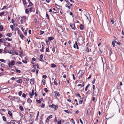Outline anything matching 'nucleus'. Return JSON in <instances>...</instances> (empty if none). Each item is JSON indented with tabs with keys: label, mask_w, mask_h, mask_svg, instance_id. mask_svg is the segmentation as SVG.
<instances>
[{
	"label": "nucleus",
	"mask_w": 124,
	"mask_h": 124,
	"mask_svg": "<svg viewBox=\"0 0 124 124\" xmlns=\"http://www.w3.org/2000/svg\"><path fill=\"white\" fill-rule=\"evenodd\" d=\"M78 43L80 44H83L84 43V39L82 36L78 37Z\"/></svg>",
	"instance_id": "1"
},
{
	"label": "nucleus",
	"mask_w": 124,
	"mask_h": 124,
	"mask_svg": "<svg viewBox=\"0 0 124 124\" xmlns=\"http://www.w3.org/2000/svg\"><path fill=\"white\" fill-rule=\"evenodd\" d=\"M15 63V61L13 60L11 61V62L8 64L10 68H11L12 67L11 66L14 65Z\"/></svg>",
	"instance_id": "2"
},
{
	"label": "nucleus",
	"mask_w": 124,
	"mask_h": 124,
	"mask_svg": "<svg viewBox=\"0 0 124 124\" xmlns=\"http://www.w3.org/2000/svg\"><path fill=\"white\" fill-rule=\"evenodd\" d=\"M98 93V89L97 88H95V89L94 90L93 93L94 94H97Z\"/></svg>",
	"instance_id": "3"
},
{
	"label": "nucleus",
	"mask_w": 124,
	"mask_h": 124,
	"mask_svg": "<svg viewBox=\"0 0 124 124\" xmlns=\"http://www.w3.org/2000/svg\"><path fill=\"white\" fill-rule=\"evenodd\" d=\"M96 13L98 15L101 14V8L97 9L96 10Z\"/></svg>",
	"instance_id": "4"
},
{
	"label": "nucleus",
	"mask_w": 124,
	"mask_h": 124,
	"mask_svg": "<svg viewBox=\"0 0 124 124\" xmlns=\"http://www.w3.org/2000/svg\"><path fill=\"white\" fill-rule=\"evenodd\" d=\"M11 99L14 100V101L16 100V99H18L19 100V101L20 100V98H19L18 97H16L15 96L11 97Z\"/></svg>",
	"instance_id": "5"
},
{
	"label": "nucleus",
	"mask_w": 124,
	"mask_h": 124,
	"mask_svg": "<svg viewBox=\"0 0 124 124\" xmlns=\"http://www.w3.org/2000/svg\"><path fill=\"white\" fill-rule=\"evenodd\" d=\"M81 71H80L78 73V75H79L78 77L79 78H81L82 75V71H81V72H80Z\"/></svg>",
	"instance_id": "6"
},
{
	"label": "nucleus",
	"mask_w": 124,
	"mask_h": 124,
	"mask_svg": "<svg viewBox=\"0 0 124 124\" xmlns=\"http://www.w3.org/2000/svg\"><path fill=\"white\" fill-rule=\"evenodd\" d=\"M34 93V90H32V91L31 92V94L30 93H29V94L30 95V97L31 98H32V96L33 95Z\"/></svg>",
	"instance_id": "7"
},
{
	"label": "nucleus",
	"mask_w": 124,
	"mask_h": 124,
	"mask_svg": "<svg viewBox=\"0 0 124 124\" xmlns=\"http://www.w3.org/2000/svg\"><path fill=\"white\" fill-rule=\"evenodd\" d=\"M52 116L51 115H50L46 119V122H48L49 120L52 117Z\"/></svg>",
	"instance_id": "8"
},
{
	"label": "nucleus",
	"mask_w": 124,
	"mask_h": 124,
	"mask_svg": "<svg viewBox=\"0 0 124 124\" xmlns=\"http://www.w3.org/2000/svg\"><path fill=\"white\" fill-rule=\"evenodd\" d=\"M43 57V55L42 54H41L39 57L40 61H41L43 62V60H42V58Z\"/></svg>",
	"instance_id": "9"
},
{
	"label": "nucleus",
	"mask_w": 124,
	"mask_h": 124,
	"mask_svg": "<svg viewBox=\"0 0 124 124\" xmlns=\"http://www.w3.org/2000/svg\"><path fill=\"white\" fill-rule=\"evenodd\" d=\"M34 79H31L30 80V82L31 84H34Z\"/></svg>",
	"instance_id": "10"
},
{
	"label": "nucleus",
	"mask_w": 124,
	"mask_h": 124,
	"mask_svg": "<svg viewBox=\"0 0 124 124\" xmlns=\"http://www.w3.org/2000/svg\"><path fill=\"white\" fill-rule=\"evenodd\" d=\"M89 35L90 37H93V33L92 31H90L89 32Z\"/></svg>",
	"instance_id": "11"
},
{
	"label": "nucleus",
	"mask_w": 124,
	"mask_h": 124,
	"mask_svg": "<svg viewBox=\"0 0 124 124\" xmlns=\"http://www.w3.org/2000/svg\"><path fill=\"white\" fill-rule=\"evenodd\" d=\"M53 39L54 38L53 37H49L48 38V41L50 42L51 41L53 40Z\"/></svg>",
	"instance_id": "12"
},
{
	"label": "nucleus",
	"mask_w": 124,
	"mask_h": 124,
	"mask_svg": "<svg viewBox=\"0 0 124 124\" xmlns=\"http://www.w3.org/2000/svg\"><path fill=\"white\" fill-rule=\"evenodd\" d=\"M42 48L41 49H40V51L42 52H44L43 50L44 48V46L42 44Z\"/></svg>",
	"instance_id": "13"
},
{
	"label": "nucleus",
	"mask_w": 124,
	"mask_h": 124,
	"mask_svg": "<svg viewBox=\"0 0 124 124\" xmlns=\"http://www.w3.org/2000/svg\"><path fill=\"white\" fill-rule=\"evenodd\" d=\"M5 39L6 40H8V41H11L12 40V39H10L8 37L5 38Z\"/></svg>",
	"instance_id": "14"
},
{
	"label": "nucleus",
	"mask_w": 124,
	"mask_h": 124,
	"mask_svg": "<svg viewBox=\"0 0 124 124\" xmlns=\"http://www.w3.org/2000/svg\"><path fill=\"white\" fill-rule=\"evenodd\" d=\"M56 105H54L53 104H52L51 105H49V107H51L52 108H54Z\"/></svg>",
	"instance_id": "15"
},
{
	"label": "nucleus",
	"mask_w": 124,
	"mask_h": 124,
	"mask_svg": "<svg viewBox=\"0 0 124 124\" xmlns=\"http://www.w3.org/2000/svg\"><path fill=\"white\" fill-rule=\"evenodd\" d=\"M27 102L29 103H30L32 102V100L31 99L29 98H28L27 100Z\"/></svg>",
	"instance_id": "16"
},
{
	"label": "nucleus",
	"mask_w": 124,
	"mask_h": 124,
	"mask_svg": "<svg viewBox=\"0 0 124 124\" xmlns=\"http://www.w3.org/2000/svg\"><path fill=\"white\" fill-rule=\"evenodd\" d=\"M10 124H14L15 123V120H12L10 122Z\"/></svg>",
	"instance_id": "17"
},
{
	"label": "nucleus",
	"mask_w": 124,
	"mask_h": 124,
	"mask_svg": "<svg viewBox=\"0 0 124 124\" xmlns=\"http://www.w3.org/2000/svg\"><path fill=\"white\" fill-rule=\"evenodd\" d=\"M58 108V106L57 105H56L54 108V110L55 111H56Z\"/></svg>",
	"instance_id": "18"
},
{
	"label": "nucleus",
	"mask_w": 124,
	"mask_h": 124,
	"mask_svg": "<svg viewBox=\"0 0 124 124\" xmlns=\"http://www.w3.org/2000/svg\"><path fill=\"white\" fill-rule=\"evenodd\" d=\"M51 67L52 68L55 67H56V65L53 63L51 65Z\"/></svg>",
	"instance_id": "19"
},
{
	"label": "nucleus",
	"mask_w": 124,
	"mask_h": 124,
	"mask_svg": "<svg viewBox=\"0 0 124 124\" xmlns=\"http://www.w3.org/2000/svg\"><path fill=\"white\" fill-rule=\"evenodd\" d=\"M4 43H6L8 44L7 45H6L8 47H10V44L9 43L7 42H4Z\"/></svg>",
	"instance_id": "20"
},
{
	"label": "nucleus",
	"mask_w": 124,
	"mask_h": 124,
	"mask_svg": "<svg viewBox=\"0 0 124 124\" xmlns=\"http://www.w3.org/2000/svg\"><path fill=\"white\" fill-rule=\"evenodd\" d=\"M55 95L56 96H60L59 94L57 92V91L55 92Z\"/></svg>",
	"instance_id": "21"
},
{
	"label": "nucleus",
	"mask_w": 124,
	"mask_h": 124,
	"mask_svg": "<svg viewBox=\"0 0 124 124\" xmlns=\"http://www.w3.org/2000/svg\"><path fill=\"white\" fill-rule=\"evenodd\" d=\"M8 52L13 55H14V53L12 51H8Z\"/></svg>",
	"instance_id": "22"
},
{
	"label": "nucleus",
	"mask_w": 124,
	"mask_h": 124,
	"mask_svg": "<svg viewBox=\"0 0 124 124\" xmlns=\"http://www.w3.org/2000/svg\"><path fill=\"white\" fill-rule=\"evenodd\" d=\"M6 36L8 37H10L11 36L12 34L10 33H8L6 34Z\"/></svg>",
	"instance_id": "23"
},
{
	"label": "nucleus",
	"mask_w": 124,
	"mask_h": 124,
	"mask_svg": "<svg viewBox=\"0 0 124 124\" xmlns=\"http://www.w3.org/2000/svg\"><path fill=\"white\" fill-rule=\"evenodd\" d=\"M34 8V7H31L29 9V11L30 12H31L33 11V10Z\"/></svg>",
	"instance_id": "24"
},
{
	"label": "nucleus",
	"mask_w": 124,
	"mask_h": 124,
	"mask_svg": "<svg viewBox=\"0 0 124 124\" xmlns=\"http://www.w3.org/2000/svg\"><path fill=\"white\" fill-rule=\"evenodd\" d=\"M17 82L18 83H21L22 81L21 79H18L17 81Z\"/></svg>",
	"instance_id": "25"
},
{
	"label": "nucleus",
	"mask_w": 124,
	"mask_h": 124,
	"mask_svg": "<svg viewBox=\"0 0 124 124\" xmlns=\"http://www.w3.org/2000/svg\"><path fill=\"white\" fill-rule=\"evenodd\" d=\"M0 60L1 62L4 63H5L6 62V61L3 59H0Z\"/></svg>",
	"instance_id": "26"
},
{
	"label": "nucleus",
	"mask_w": 124,
	"mask_h": 124,
	"mask_svg": "<svg viewBox=\"0 0 124 124\" xmlns=\"http://www.w3.org/2000/svg\"><path fill=\"white\" fill-rule=\"evenodd\" d=\"M87 114L88 115H90V109H88L87 110Z\"/></svg>",
	"instance_id": "27"
},
{
	"label": "nucleus",
	"mask_w": 124,
	"mask_h": 124,
	"mask_svg": "<svg viewBox=\"0 0 124 124\" xmlns=\"http://www.w3.org/2000/svg\"><path fill=\"white\" fill-rule=\"evenodd\" d=\"M84 28V26L82 24H81L80 25V29L82 30Z\"/></svg>",
	"instance_id": "28"
},
{
	"label": "nucleus",
	"mask_w": 124,
	"mask_h": 124,
	"mask_svg": "<svg viewBox=\"0 0 124 124\" xmlns=\"http://www.w3.org/2000/svg\"><path fill=\"white\" fill-rule=\"evenodd\" d=\"M76 95L77 96H78L79 98H81V96L78 93H77L76 94Z\"/></svg>",
	"instance_id": "29"
},
{
	"label": "nucleus",
	"mask_w": 124,
	"mask_h": 124,
	"mask_svg": "<svg viewBox=\"0 0 124 124\" xmlns=\"http://www.w3.org/2000/svg\"><path fill=\"white\" fill-rule=\"evenodd\" d=\"M22 18H24V21L25 22L26 20V16H23V17H21Z\"/></svg>",
	"instance_id": "30"
},
{
	"label": "nucleus",
	"mask_w": 124,
	"mask_h": 124,
	"mask_svg": "<svg viewBox=\"0 0 124 124\" xmlns=\"http://www.w3.org/2000/svg\"><path fill=\"white\" fill-rule=\"evenodd\" d=\"M23 3L24 5H25L26 4V1L25 0H22Z\"/></svg>",
	"instance_id": "31"
},
{
	"label": "nucleus",
	"mask_w": 124,
	"mask_h": 124,
	"mask_svg": "<svg viewBox=\"0 0 124 124\" xmlns=\"http://www.w3.org/2000/svg\"><path fill=\"white\" fill-rule=\"evenodd\" d=\"M8 113L9 116H12V114L11 112L10 111H8Z\"/></svg>",
	"instance_id": "32"
},
{
	"label": "nucleus",
	"mask_w": 124,
	"mask_h": 124,
	"mask_svg": "<svg viewBox=\"0 0 124 124\" xmlns=\"http://www.w3.org/2000/svg\"><path fill=\"white\" fill-rule=\"evenodd\" d=\"M3 26L2 25H1L0 26V31H2L3 30Z\"/></svg>",
	"instance_id": "33"
},
{
	"label": "nucleus",
	"mask_w": 124,
	"mask_h": 124,
	"mask_svg": "<svg viewBox=\"0 0 124 124\" xmlns=\"http://www.w3.org/2000/svg\"><path fill=\"white\" fill-rule=\"evenodd\" d=\"M75 46L76 45V46L77 49H79V48H78V43L76 41L75 42Z\"/></svg>",
	"instance_id": "34"
},
{
	"label": "nucleus",
	"mask_w": 124,
	"mask_h": 124,
	"mask_svg": "<svg viewBox=\"0 0 124 124\" xmlns=\"http://www.w3.org/2000/svg\"><path fill=\"white\" fill-rule=\"evenodd\" d=\"M90 85L89 84H88L87 86L85 88V91H86L87 90L88 88V87Z\"/></svg>",
	"instance_id": "35"
},
{
	"label": "nucleus",
	"mask_w": 124,
	"mask_h": 124,
	"mask_svg": "<svg viewBox=\"0 0 124 124\" xmlns=\"http://www.w3.org/2000/svg\"><path fill=\"white\" fill-rule=\"evenodd\" d=\"M19 109L21 111H23V109L22 106H19Z\"/></svg>",
	"instance_id": "36"
},
{
	"label": "nucleus",
	"mask_w": 124,
	"mask_h": 124,
	"mask_svg": "<svg viewBox=\"0 0 124 124\" xmlns=\"http://www.w3.org/2000/svg\"><path fill=\"white\" fill-rule=\"evenodd\" d=\"M54 84L55 85H58L56 81H55V80H54Z\"/></svg>",
	"instance_id": "37"
},
{
	"label": "nucleus",
	"mask_w": 124,
	"mask_h": 124,
	"mask_svg": "<svg viewBox=\"0 0 124 124\" xmlns=\"http://www.w3.org/2000/svg\"><path fill=\"white\" fill-rule=\"evenodd\" d=\"M12 23L13 24L14 26H15V23H14V20L13 19H12L11 20Z\"/></svg>",
	"instance_id": "38"
},
{
	"label": "nucleus",
	"mask_w": 124,
	"mask_h": 124,
	"mask_svg": "<svg viewBox=\"0 0 124 124\" xmlns=\"http://www.w3.org/2000/svg\"><path fill=\"white\" fill-rule=\"evenodd\" d=\"M20 37L22 39H23L24 37V36H23V34L20 35Z\"/></svg>",
	"instance_id": "39"
},
{
	"label": "nucleus",
	"mask_w": 124,
	"mask_h": 124,
	"mask_svg": "<svg viewBox=\"0 0 124 124\" xmlns=\"http://www.w3.org/2000/svg\"><path fill=\"white\" fill-rule=\"evenodd\" d=\"M4 52L5 53H7V52H8V51L7 50V49H6V48L5 47L4 49Z\"/></svg>",
	"instance_id": "40"
},
{
	"label": "nucleus",
	"mask_w": 124,
	"mask_h": 124,
	"mask_svg": "<svg viewBox=\"0 0 124 124\" xmlns=\"http://www.w3.org/2000/svg\"><path fill=\"white\" fill-rule=\"evenodd\" d=\"M22 93V91H20L18 93V95L19 96H21Z\"/></svg>",
	"instance_id": "41"
},
{
	"label": "nucleus",
	"mask_w": 124,
	"mask_h": 124,
	"mask_svg": "<svg viewBox=\"0 0 124 124\" xmlns=\"http://www.w3.org/2000/svg\"><path fill=\"white\" fill-rule=\"evenodd\" d=\"M22 61L24 63H27V60L25 61L24 60H22Z\"/></svg>",
	"instance_id": "42"
},
{
	"label": "nucleus",
	"mask_w": 124,
	"mask_h": 124,
	"mask_svg": "<svg viewBox=\"0 0 124 124\" xmlns=\"http://www.w3.org/2000/svg\"><path fill=\"white\" fill-rule=\"evenodd\" d=\"M25 13L26 14H28L29 13V11L28 9H26L25 10Z\"/></svg>",
	"instance_id": "43"
},
{
	"label": "nucleus",
	"mask_w": 124,
	"mask_h": 124,
	"mask_svg": "<svg viewBox=\"0 0 124 124\" xmlns=\"http://www.w3.org/2000/svg\"><path fill=\"white\" fill-rule=\"evenodd\" d=\"M28 2L29 3V5H30L31 6H32L33 4L30 1H28Z\"/></svg>",
	"instance_id": "44"
},
{
	"label": "nucleus",
	"mask_w": 124,
	"mask_h": 124,
	"mask_svg": "<svg viewBox=\"0 0 124 124\" xmlns=\"http://www.w3.org/2000/svg\"><path fill=\"white\" fill-rule=\"evenodd\" d=\"M2 118H3V121H6V118L4 116H3L2 117Z\"/></svg>",
	"instance_id": "45"
},
{
	"label": "nucleus",
	"mask_w": 124,
	"mask_h": 124,
	"mask_svg": "<svg viewBox=\"0 0 124 124\" xmlns=\"http://www.w3.org/2000/svg\"><path fill=\"white\" fill-rule=\"evenodd\" d=\"M83 102V100H81L79 101V103L80 104H82V102Z\"/></svg>",
	"instance_id": "46"
},
{
	"label": "nucleus",
	"mask_w": 124,
	"mask_h": 124,
	"mask_svg": "<svg viewBox=\"0 0 124 124\" xmlns=\"http://www.w3.org/2000/svg\"><path fill=\"white\" fill-rule=\"evenodd\" d=\"M64 111L66 113H69L70 112V111H69L67 110H64Z\"/></svg>",
	"instance_id": "47"
},
{
	"label": "nucleus",
	"mask_w": 124,
	"mask_h": 124,
	"mask_svg": "<svg viewBox=\"0 0 124 124\" xmlns=\"http://www.w3.org/2000/svg\"><path fill=\"white\" fill-rule=\"evenodd\" d=\"M46 17L48 19H49V16L48 14L47 13H46Z\"/></svg>",
	"instance_id": "48"
},
{
	"label": "nucleus",
	"mask_w": 124,
	"mask_h": 124,
	"mask_svg": "<svg viewBox=\"0 0 124 124\" xmlns=\"http://www.w3.org/2000/svg\"><path fill=\"white\" fill-rule=\"evenodd\" d=\"M16 72L17 73H20L21 72V71L18 70V69H16Z\"/></svg>",
	"instance_id": "49"
},
{
	"label": "nucleus",
	"mask_w": 124,
	"mask_h": 124,
	"mask_svg": "<svg viewBox=\"0 0 124 124\" xmlns=\"http://www.w3.org/2000/svg\"><path fill=\"white\" fill-rule=\"evenodd\" d=\"M91 92L90 91H88L86 92V94H91Z\"/></svg>",
	"instance_id": "50"
},
{
	"label": "nucleus",
	"mask_w": 124,
	"mask_h": 124,
	"mask_svg": "<svg viewBox=\"0 0 124 124\" xmlns=\"http://www.w3.org/2000/svg\"><path fill=\"white\" fill-rule=\"evenodd\" d=\"M41 101H40L39 100H36V101L38 103H41Z\"/></svg>",
	"instance_id": "51"
},
{
	"label": "nucleus",
	"mask_w": 124,
	"mask_h": 124,
	"mask_svg": "<svg viewBox=\"0 0 124 124\" xmlns=\"http://www.w3.org/2000/svg\"><path fill=\"white\" fill-rule=\"evenodd\" d=\"M45 80L44 79H43L42 80V82L43 83V85H44L45 84Z\"/></svg>",
	"instance_id": "52"
},
{
	"label": "nucleus",
	"mask_w": 124,
	"mask_h": 124,
	"mask_svg": "<svg viewBox=\"0 0 124 124\" xmlns=\"http://www.w3.org/2000/svg\"><path fill=\"white\" fill-rule=\"evenodd\" d=\"M5 13L4 12H3L1 13H0V16H1L2 15H3Z\"/></svg>",
	"instance_id": "53"
},
{
	"label": "nucleus",
	"mask_w": 124,
	"mask_h": 124,
	"mask_svg": "<svg viewBox=\"0 0 124 124\" xmlns=\"http://www.w3.org/2000/svg\"><path fill=\"white\" fill-rule=\"evenodd\" d=\"M95 79L94 78L93 79V81L92 82V83L93 84H94L95 83Z\"/></svg>",
	"instance_id": "54"
},
{
	"label": "nucleus",
	"mask_w": 124,
	"mask_h": 124,
	"mask_svg": "<svg viewBox=\"0 0 124 124\" xmlns=\"http://www.w3.org/2000/svg\"><path fill=\"white\" fill-rule=\"evenodd\" d=\"M65 6L66 7H67L69 9H70V6H69L67 4H66L65 5Z\"/></svg>",
	"instance_id": "55"
},
{
	"label": "nucleus",
	"mask_w": 124,
	"mask_h": 124,
	"mask_svg": "<svg viewBox=\"0 0 124 124\" xmlns=\"http://www.w3.org/2000/svg\"><path fill=\"white\" fill-rule=\"evenodd\" d=\"M46 51L47 52H49V48H47L46 49Z\"/></svg>",
	"instance_id": "56"
},
{
	"label": "nucleus",
	"mask_w": 124,
	"mask_h": 124,
	"mask_svg": "<svg viewBox=\"0 0 124 124\" xmlns=\"http://www.w3.org/2000/svg\"><path fill=\"white\" fill-rule=\"evenodd\" d=\"M22 96L24 98H25L26 96V95L24 93H23L22 94Z\"/></svg>",
	"instance_id": "57"
},
{
	"label": "nucleus",
	"mask_w": 124,
	"mask_h": 124,
	"mask_svg": "<svg viewBox=\"0 0 124 124\" xmlns=\"http://www.w3.org/2000/svg\"><path fill=\"white\" fill-rule=\"evenodd\" d=\"M44 32L43 31H42L41 30L40 31V35H41L42 34H43L44 33Z\"/></svg>",
	"instance_id": "58"
},
{
	"label": "nucleus",
	"mask_w": 124,
	"mask_h": 124,
	"mask_svg": "<svg viewBox=\"0 0 124 124\" xmlns=\"http://www.w3.org/2000/svg\"><path fill=\"white\" fill-rule=\"evenodd\" d=\"M112 44L113 46V47H114L115 46V43H114V42L112 41Z\"/></svg>",
	"instance_id": "59"
},
{
	"label": "nucleus",
	"mask_w": 124,
	"mask_h": 124,
	"mask_svg": "<svg viewBox=\"0 0 124 124\" xmlns=\"http://www.w3.org/2000/svg\"><path fill=\"white\" fill-rule=\"evenodd\" d=\"M43 77L44 78L46 79L47 78V76L46 75H43Z\"/></svg>",
	"instance_id": "60"
},
{
	"label": "nucleus",
	"mask_w": 124,
	"mask_h": 124,
	"mask_svg": "<svg viewBox=\"0 0 124 124\" xmlns=\"http://www.w3.org/2000/svg\"><path fill=\"white\" fill-rule=\"evenodd\" d=\"M41 107L42 108H44V107H45V104H43V103H42V105H41Z\"/></svg>",
	"instance_id": "61"
},
{
	"label": "nucleus",
	"mask_w": 124,
	"mask_h": 124,
	"mask_svg": "<svg viewBox=\"0 0 124 124\" xmlns=\"http://www.w3.org/2000/svg\"><path fill=\"white\" fill-rule=\"evenodd\" d=\"M71 122L73 124H75V122H74V120L73 119H71Z\"/></svg>",
	"instance_id": "62"
},
{
	"label": "nucleus",
	"mask_w": 124,
	"mask_h": 124,
	"mask_svg": "<svg viewBox=\"0 0 124 124\" xmlns=\"http://www.w3.org/2000/svg\"><path fill=\"white\" fill-rule=\"evenodd\" d=\"M27 30H26L24 32V34L25 35H27Z\"/></svg>",
	"instance_id": "63"
},
{
	"label": "nucleus",
	"mask_w": 124,
	"mask_h": 124,
	"mask_svg": "<svg viewBox=\"0 0 124 124\" xmlns=\"http://www.w3.org/2000/svg\"><path fill=\"white\" fill-rule=\"evenodd\" d=\"M61 120H59L57 124H61Z\"/></svg>",
	"instance_id": "64"
}]
</instances>
